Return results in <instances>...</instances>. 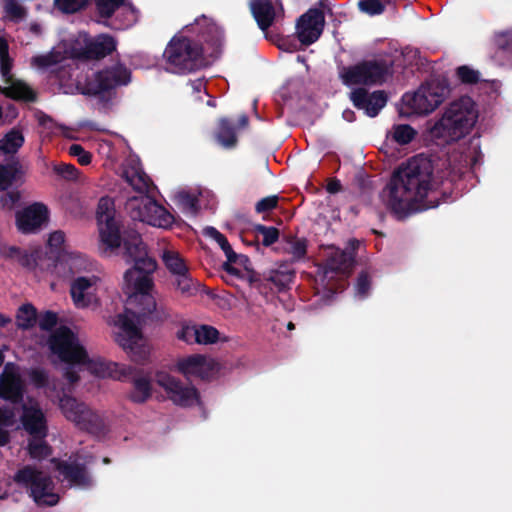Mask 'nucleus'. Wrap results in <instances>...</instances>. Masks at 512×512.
<instances>
[{
	"mask_svg": "<svg viewBox=\"0 0 512 512\" xmlns=\"http://www.w3.org/2000/svg\"><path fill=\"white\" fill-rule=\"evenodd\" d=\"M13 481L30 490V496L38 506H54L59 502V495L53 492L54 483L50 476L36 467L26 465L14 474Z\"/></svg>",
	"mask_w": 512,
	"mask_h": 512,
	"instance_id": "obj_8",
	"label": "nucleus"
},
{
	"mask_svg": "<svg viewBox=\"0 0 512 512\" xmlns=\"http://www.w3.org/2000/svg\"><path fill=\"white\" fill-rule=\"evenodd\" d=\"M186 333L194 335V342L198 344H213L219 338V331L210 325L196 326V329H189Z\"/></svg>",
	"mask_w": 512,
	"mask_h": 512,
	"instance_id": "obj_37",
	"label": "nucleus"
},
{
	"mask_svg": "<svg viewBox=\"0 0 512 512\" xmlns=\"http://www.w3.org/2000/svg\"><path fill=\"white\" fill-rule=\"evenodd\" d=\"M16 323L19 329L29 330L37 323V310L30 304L26 303L19 307L16 314Z\"/></svg>",
	"mask_w": 512,
	"mask_h": 512,
	"instance_id": "obj_34",
	"label": "nucleus"
},
{
	"mask_svg": "<svg viewBox=\"0 0 512 512\" xmlns=\"http://www.w3.org/2000/svg\"><path fill=\"white\" fill-rule=\"evenodd\" d=\"M123 176L133 189L140 193L147 192L152 184L149 177L140 170H125Z\"/></svg>",
	"mask_w": 512,
	"mask_h": 512,
	"instance_id": "obj_39",
	"label": "nucleus"
},
{
	"mask_svg": "<svg viewBox=\"0 0 512 512\" xmlns=\"http://www.w3.org/2000/svg\"><path fill=\"white\" fill-rule=\"evenodd\" d=\"M27 449L30 457L37 460L45 459L52 454L51 446L44 439L32 438Z\"/></svg>",
	"mask_w": 512,
	"mask_h": 512,
	"instance_id": "obj_43",
	"label": "nucleus"
},
{
	"mask_svg": "<svg viewBox=\"0 0 512 512\" xmlns=\"http://www.w3.org/2000/svg\"><path fill=\"white\" fill-rule=\"evenodd\" d=\"M125 0H94L97 15L103 23L112 18L113 14L124 5Z\"/></svg>",
	"mask_w": 512,
	"mask_h": 512,
	"instance_id": "obj_40",
	"label": "nucleus"
},
{
	"mask_svg": "<svg viewBox=\"0 0 512 512\" xmlns=\"http://www.w3.org/2000/svg\"><path fill=\"white\" fill-rule=\"evenodd\" d=\"M5 11L9 19L13 22H20L27 15L26 9L15 0H8L6 2Z\"/></svg>",
	"mask_w": 512,
	"mask_h": 512,
	"instance_id": "obj_47",
	"label": "nucleus"
},
{
	"mask_svg": "<svg viewBox=\"0 0 512 512\" xmlns=\"http://www.w3.org/2000/svg\"><path fill=\"white\" fill-rule=\"evenodd\" d=\"M48 208L43 203H33L16 214V224L22 233H31L48 220Z\"/></svg>",
	"mask_w": 512,
	"mask_h": 512,
	"instance_id": "obj_21",
	"label": "nucleus"
},
{
	"mask_svg": "<svg viewBox=\"0 0 512 512\" xmlns=\"http://www.w3.org/2000/svg\"><path fill=\"white\" fill-rule=\"evenodd\" d=\"M178 200L184 210L194 215L198 213L199 201L195 195L189 192H180L178 195Z\"/></svg>",
	"mask_w": 512,
	"mask_h": 512,
	"instance_id": "obj_50",
	"label": "nucleus"
},
{
	"mask_svg": "<svg viewBox=\"0 0 512 512\" xmlns=\"http://www.w3.org/2000/svg\"><path fill=\"white\" fill-rule=\"evenodd\" d=\"M249 8L262 31H267L273 25L276 11L271 0H251Z\"/></svg>",
	"mask_w": 512,
	"mask_h": 512,
	"instance_id": "obj_25",
	"label": "nucleus"
},
{
	"mask_svg": "<svg viewBox=\"0 0 512 512\" xmlns=\"http://www.w3.org/2000/svg\"><path fill=\"white\" fill-rule=\"evenodd\" d=\"M265 273L277 292L286 290L294 278V272L288 270H270Z\"/></svg>",
	"mask_w": 512,
	"mask_h": 512,
	"instance_id": "obj_41",
	"label": "nucleus"
},
{
	"mask_svg": "<svg viewBox=\"0 0 512 512\" xmlns=\"http://www.w3.org/2000/svg\"><path fill=\"white\" fill-rule=\"evenodd\" d=\"M24 144L23 134L16 129L9 131L2 139H0V151L4 154H14Z\"/></svg>",
	"mask_w": 512,
	"mask_h": 512,
	"instance_id": "obj_36",
	"label": "nucleus"
},
{
	"mask_svg": "<svg viewBox=\"0 0 512 512\" xmlns=\"http://www.w3.org/2000/svg\"><path fill=\"white\" fill-rule=\"evenodd\" d=\"M432 174L430 161L417 156L393 172L381 197L398 220L419 210L438 207L437 192L431 190Z\"/></svg>",
	"mask_w": 512,
	"mask_h": 512,
	"instance_id": "obj_1",
	"label": "nucleus"
},
{
	"mask_svg": "<svg viewBox=\"0 0 512 512\" xmlns=\"http://www.w3.org/2000/svg\"><path fill=\"white\" fill-rule=\"evenodd\" d=\"M29 377L31 382L37 387V388H45L48 386L49 383V377L48 373L41 368H34L30 371Z\"/></svg>",
	"mask_w": 512,
	"mask_h": 512,
	"instance_id": "obj_54",
	"label": "nucleus"
},
{
	"mask_svg": "<svg viewBox=\"0 0 512 512\" xmlns=\"http://www.w3.org/2000/svg\"><path fill=\"white\" fill-rule=\"evenodd\" d=\"M444 89L439 87H422L414 94H405L403 101L418 114H428L434 111L444 101Z\"/></svg>",
	"mask_w": 512,
	"mask_h": 512,
	"instance_id": "obj_16",
	"label": "nucleus"
},
{
	"mask_svg": "<svg viewBox=\"0 0 512 512\" xmlns=\"http://www.w3.org/2000/svg\"><path fill=\"white\" fill-rule=\"evenodd\" d=\"M88 0H54L55 7L64 14H74L84 9Z\"/></svg>",
	"mask_w": 512,
	"mask_h": 512,
	"instance_id": "obj_45",
	"label": "nucleus"
},
{
	"mask_svg": "<svg viewBox=\"0 0 512 512\" xmlns=\"http://www.w3.org/2000/svg\"><path fill=\"white\" fill-rule=\"evenodd\" d=\"M352 258L344 251H336L326 262V268L336 273H345L351 268Z\"/></svg>",
	"mask_w": 512,
	"mask_h": 512,
	"instance_id": "obj_35",
	"label": "nucleus"
},
{
	"mask_svg": "<svg viewBox=\"0 0 512 512\" xmlns=\"http://www.w3.org/2000/svg\"><path fill=\"white\" fill-rule=\"evenodd\" d=\"M199 27L198 40L183 35H175L168 42L163 58L174 73H187L200 69L205 64L203 43L214 48L221 45L222 33L218 26L205 16L195 20Z\"/></svg>",
	"mask_w": 512,
	"mask_h": 512,
	"instance_id": "obj_3",
	"label": "nucleus"
},
{
	"mask_svg": "<svg viewBox=\"0 0 512 512\" xmlns=\"http://www.w3.org/2000/svg\"><path fill=\"white\" fill-rule=\"evenodd\" d=\"M0 93L17 101L35 102L37 100L36 92L21 81L13 82L6 87H0Z\"/></svg>",
	"mask_w": 512,
	"mask_h": 512,
	"instance_id": "obj_28",
	"label": "nucleus"
},
{
	"mask_svg": "<svg viewBox=\"0 0 512 512\" xmlns=\"http://www.w3.org/2000/svg\"><path fill=\"white\" fill-rule=\"evenodd\" d=\"M356 292L359 296L365 297L367 296L370 287H371V279L366 271H361L357 277L356 281Z\"/></svg>",
	"mask_w": 512,
	"mask_h": 512,
	"instance_id": "obj_55",
	"label": "nucleus"
},
{
	"mask_svg": "<svg viewBox=\"0 0 512 512\" xmlns=\"http://www.w3.org/2000/svg\"><path fill=\"white\" fill-rule=\"evenodd\" d=\"M14 422V412L10 409L0 408V425L12 426Z\"/></svg>",
	"mask_w": 512,
	"mask_h": 512,
	"instance_id": "obj_63",
	"label": "nucleus"
},
{
	"mask_svg": "<svg viewBox=\"0 0 512 512\" xmlns=\"http://www.w3.org/2000/svg\"><path fill=\"white\" fill-rule=\"evenodd\" d=\"M325 15L321 9L310 8L302 14L296 23V34L301 44L309 46L315 43L323 33Z\"/></svg>",
	"mask_w": 512,
	"mask_h": 512,
	"instance_id": "obj_15",
	"label": "nucleus"
},
{
	"mask_svg": "<svg viewBox=\"0 0 512 512\" xmlns=\"http://www.w3.org/2000/svg\"><path fill=\"white\" fill-rule=\"evenodd\" d=\"M246 279L250 287L256 289L264 297H268L275 291L272 283L268 281L266 273L260 274L254 270H247Z\"/></svg>",
	"mask_w": 512,
	"mask_h": 512,
	"instance_id": "obj_33",
	"label": "nucleus"
},
{
	"mask_svg": "<svg viewBox=\"0 0 512 512\" xmlns=\"http://www.w3.org/2000/svg\"><path fill=\"white\" fill-rule=\"evenodd\" d=\"M86 403L77 400L75 397L63 394L59 397V409L64 417L72 423L76 420L80 410L84 409Z\"/></svg>",
	"mask_w": 512,
	"mask_h": 512,
	"instance_id": "obj_31",
	"label": "nucleus"
},
{
	"mask_svg": "<svg viewBox=\"0 0 512 512\" xmlns=\"http://www.w3.org/2000/svg\"><path fill=\"white\" fill-rule=\"evenodd\" d=\"M206 233L219 244L227 258V261L222 264V269L230 275H238L239 270L235 268L232 263H236L238 258L242 257V255H238L234 252L226 236L220 233L216 228L207 227ZM243 258L245 261H248L246 256H243Z\"/></svg>",
	"mask_w": 512,
	"mask_h": 512,
	"instance_id": "obj_26",
	"label": "nucleus"
},
{
	"mask_svg": "<svg viewBox=\"0 0 512 512\" xmlns=\"http://www.w3.org/2000/svg\"><path fill=\"white\" fill-rule=\"evenodd\" d=\"M456 73L464 84H476L479 81V72L466 65L458 67Z\"/></svg>",
	"mask_w": 512,
	"mask_h": 512,
	"instance_id": "obj_51",
	"label": "nucleus"
},
{
	"mask_svg": "<svg viewBox=\"0 0 512 512\" xmlns=\"http://www.w3.org/2000/svg\"><path fill=\"white\" fill-rule=\"evenodd\" d=\"M18 260L19 264L29 270H34L37 266V258L33 253H27L19 248V252L14 257Z\"/></svg>",
	"mask_w": 512,
	"mask_h": 512,
	"instance_id": "obj_57",
	"label": "nucleus"
},
{
	"mask_svg": "<svg viewBox=\"0 0 512 512\" xmlns=\"http://www.w3.org/2000/svg\"><path fill=\"white\" fill-rule=\"evenodd\" d=\"M162 261L166 269L174 276L188 272V267L181 255L173 250H165L162 255Z\"/></svg>",
	"mask_w": 512,
	"mask_h": 512,
	"instance_id": "obj_32",
	"label": "nucleus"
},
{
	"mask_svg": "<svg viewBox=\"0 0 512 512\" xmlns=\"http://www.w3.org/2000/svg\"><path fill=\"white\" fill-rule=\"evenodd\" d=\"M117 42L114 37L108 34H99L84 41L79 49V58L85 60H100L111 55L116 50Z\"/></svg>",
	"mask_w": 512,
	"mask_h": 512,
	"instance_id": "obj_19",
	"label": "nucleus"
},
{
	"mask_svg": "<svg viewBox=\"0 0 512 512\" xmlns=\"http://www.w3.org/2000/svg\"><path fill=\"white\" fill-rule=\"evenodd\" d=\"M51 352L67 364H84L88 354L78 342L76 334L67 326H61L49 338Z\"/></svg>",
	"mask_w": 512,
	"mask_h": 512,
	"instance_id": "obj_10",
	"label": "nucleus"
},
{
	"mask_svg": "<svg viewBox=\"0 0 512 512\" xmlns=\"http://www.w3.org/2000/svg\"><path fill=\"white\" fill-rule=\"evenodd\" d=\"M444 89L439 87H422L414 94H405L403 101L418 114H428L434 111L444 101Z\"/></svg>",
	"mask_w": 512,
	"mask_h": 512,
	"instance_id": "obj_17",
	"label": "nucleus"
},
{
	"mask_svg": "<svg viewBox=\"0 0 512 512\" xmlns=\"http://www.w3.org/2000/svg\"><path fill=\"white\" fill-rule=\"evenodd\" d=\"M114 201L108 197H101L98 201L96 218L99 227V236L102 244V252H114L123 245V256H127L126 242L132 233L141 237L135 229L121 230L119 222L114 217Z\"/></svg>",
	"mask_w": 512,
	"mask_h": 512,
	"instance_id": "obj_6",
	"label": "nucleus"
},
{
	"mask_svg": "<svg viewBox=\"0 0 512 512\" xmlns=\"http://www.w3.org/2000/svg\"><path fill=\"white\" fill-rule=\"evenodd\" d=\"M391 138L399 145L409 144L417 135V131L409 124H395L390 132Z\"/></svg>",
	"mask_w": 512,
	"mask_h": 512,
	"instance_id": "obj_42",
	"label": "nucleus"
},
{
	"mask_svg": "<svg viewBox=\"0 0 512 512\" xmlns=\"http://www.w3.org/2000/svg\"><path fill=\"white\" fill-rule=\"evenodd\" d=\"M97 276L91 277H77L75 278L70 287L71 298L77 308H86L91 303V295L89 290L96 285L98 281Z\"/></svg>",
	"mask_w": 512,
	"mask_h": 512,
	"instance_id": "obj_24",
	"label": "nucleus"
},
{
	"mask_svg": "<svg viewBox=\"0 0 512 512\" xmlns=\"http://www.w3.org/2000/svg\"><path fill=\"white\" fill-rule=\"evenodd\" d=\"M24 166L19 160H12L7 164L0 163V192L7 191L14 183H23Z\"/></svg>",
	"mask_w": 512,
	"mask_h": 512,
	"instance_id": "obj_27",
	"label": "nucleus"
},
{
	"mask_svg": "<svg viewBox=\"0 0 512 512\" xmlns=\"http://www.w3.org/2000/svg\"><path fill=\"white\" fill-rule=\"evenodd\" d=\"M20 421L24 430L35 439H45L48 435L47 419L42 409L35 405H23Z\"/></svg>",
	"mask_w": 512,
	"mask_h": 512,
	"instance_id": "obj_20",
	"label": "nucleus"
},
{
	"mask_svg": "<svg viewBox=\"0 0 512 512\" xmlns=\"http://www.w3.org/2000/svg\"><path fill=\"white\" fill-rule=\"evenodd\" d=\"M392 64L385 60H364L355 65L343 66L339 71L342 83L352 85H377L386 81Z\"/></svg>",
	"mask_w": 512,
	"mask_h": 512,
	"instance_id": "obj_9",
	"label": "nucleus"
},
{
	"mask_svg": "<svg viewBox=\"0 0 512 512\" xmlns=\"http://www.w3.org/2000/svg\"><path fill=\"white\" fill-rule=\"evenodd\" d=\"M254 231L263 236L262 244L269 247L279 239V230L273 226H265L263 224H256Z\"/></svg>",
	"mask_w": 512,
	"mask_h": 512,
	"instance_id": "obj_46",
	"label": "nucleus"
},
{
	"mask_svg": "<svg viewBox=\"0 0 512 512\" xmlns=\"http://www.w3.org/2000/svg\"><path fill=\"white\" fill-rule=\"evenodd\" d=\"M495 44L498 49L512 53V30L498 33L495 36Z\"/></svg>",
	"mask_w": 512,
	"mask_h": 512,
	"instance_id": "obj_56",
	"label": "nucleus"
},
{
	"mask_svg": "<svg viewBox=\"0 0 512 512\" xmlns=\"http://www.w3.org/2000/svg\"><path fill=\"white\" fill-rule=\"evenodd\" d=\"M53 172L57 176L65 179L67 181L77 180L78 174H79L78 169L73 164H67V163L55 164L53 166Z\"/></svg>",
	"mask_w": 512,
	"mask_h": 512,
	"instance_id": "obj_48",
	"label": "nucleus"
},
{
	"mask_svg": "<svg viewBox=\"0 0 512 512\" xmlns=\"http://www.w3.org/2000/svg\"><path fill=\"white\" fill-rule=\"evenodd\" d=\"M78 412L79 415L73 422L78 429L95 436H101L106 433L105 421L97 411L85 404L84 409Z\"/></svg>",
	"mask_w": 512,
	"mask_h": 512,
	"instance_id": "obj_23",
	"label": "nucleus"
},
{
	"mask_svg": "<svg viewBox=\"0 0 512 512\" xmlns=\"http://www.w3.org/2000/svg\"><path fill=\"white\" fill-rule=\"evenodd\" d=\"M358 7L361 12L370 16L380 15L385 11V5L380 0H360Z\"/></svg>",
	"mask_w": 512,
	"mask_h": 512,
	"instance_id": "obj_49",
	"label": "nucleus"
},
{
	"mask_svg": "<svg viewBox=\"0 0 512 512\" xmlns=\"http://www.w3.org/2000/svg\"><path fill=\"white\" fill-rule=\"evenodd\" d=\"M129 313L118 314L115 325L120 331L115 335V341L125 351L131 353L136 361H143L147 357L146 348L141 344L143 335L141 329L135 323L136 318Z\"/></svg>",
	"mask_w": 512,
	"mask_h": 512,
	"instance_id": "obj_11",
	"label": "nucleus"
},
{
	"mask_svg": "<svg viewBox=\"0 0 512 512\" xmlns=\"http://www.w3.org/2000/svg\"><path fill=\"white\" fill-rule=\"evenodd\" d=\"M71 156L77 157L78 163L80 165H88L92 161V155L90 152L85 151V149L80 144H72L68 150Z\"/></svg>",
	"mask_w": 512,
	"mask_h": 512,
	"instance_id": "obj_52",
	"label": "nucleus"
},
{
	"mask_svg": "<svg viewBox=\"0 0 512 512\" xmlns=\"http://www.w3.org/2000/svg\"><path fill=\"white\" fill-rule=\"evenodd\" d=\"M174 285L176 289L185 297L196 295L200 286L199 283L192 278L189 271L176 276Z\"/></svg>",
	"mask_w": 512,
	"mask_h": 512,
	"instance_id": "obj_38",
	"label": "nucleus"
},
{
	"mask_svg": "<svg viewBox=\"0 0 512 512\" xmlns=\"http://www.w3.org/2000/svg\"><path fill=\"white\" fill-rule=\"evenodd\" d=\"M215 138L224 148H233L237 144V135L233 123L227 118L218 121Z\"/></svg>",
	"mask_w": 512,
	"mask_h": 512,
	"instance_id": "obj_30",
	"label": "nucleus"
},
{
	"mask_svg": "<svg viewBox=\"0 0 512 512\" xmlns=\"http://www.w3.org/2000/svg\"><path fill=\"white\" fill-rule=\"evenodd\" d=\"M473 100L466 96L450 103L441 117L427 124L428 137L438 146H446L464 138L477 121Z\"/></svg>",
	"mask_w": 512,
	"mask_h": 512,
	"instance_id": "obj_4",
	"label": "nucleus"
},
{
	"mask_svg": "<svg viewBox=\"0 0 512 512\" xmlns=\"http://www.w3.org/2000/svg\"><path fill=\"white\" fill-rule=\"evenodd\" d=\"M96 373L102 377L109 375L120 381H128L132 384V390L128 394V398L137 404L145 403L152 396V384L148 375L136 368L118 364L115 362H100Z\"/></svg>",
	"mask_w": 512,
	"mask_h": 512,
	"instance_id": "obj_7",
	"label": "nucleus"
},
{
	"mask_svg": "<svg viewBox=\"0 0 512 512\" xmlns=\"http://www.w3.org/2000/svg\"><path fill=\"white\" fill-rule=\"evenodd\" d=\"M19 252V248L16 246L7 247L5 245L0 244V256L4 258L14 259L16 253Z\"/></svg>",
	"mask_w": 512,
	"mask_h": 512,
	"instance_id": "obj_64",
	"label": "nucleus"
},
{
	"mask_svg": "<svg viewBox=\"0 0 512 512\" xmlns=\"http://www.w3.org/2000/svg\"><path fill=\"white\" fill-rule=\"evenodd\" d=\"M155 380L173 404L183 408L200 404V394L194 386L185 385L180 379L165 371L157 372Z\"/></svg>",
	"mask_w": 512,
	"mask_h": 512,
	"instance_id": "obj_12",
	"label": "nucleus"
},
{
	"mask_svg": "<svg viewBox=\"0 0 512 512\" xmlns=\"http://www.w3.org/2000/svg\"><path fill=\"white\" fill-rule=\"evenodd\" d=\"M12 59L9 56V44L0 37V71L2 76L9 81L11 79Z\"/></svg>",
	"mask_w": 512,
	"mask_h": 512,
	"instance_id": "obj_44",
	"label": "nucleus"
},
{
	"mask_svg": "<svg viewBox=\"0 0 512 512\" xmlns=\"http://www.w3.org/2000/svg\"><path fill=\"white\" fill-rule=\"evenodd\" d=\"M127 263L133 266L124 273L126 293L128 294L126 312L130 313L138 324L146 320L163 322L169 318L164 309H157L155 298L150 293L154 287L152 274L157 269L156 260L148 255L147 247L137 234L132 233L126 242Z\"/></svg>",
	"mask_w": 512,
	"mask_h": 512,
	"instance_id": "obj_2",
	"label": "nucleus"
},
{
	"mask_svg": "<svg viewBox=\"0 0 512 512\" xmlns=\"http://www.w3.org/2000/svg\"><path fill=\"white\" fill-rule=\"evenodd\" d=\"M130 205L135 210L133 217L151 226L169 228L174 222L173 215L151 197L145 196L140 200L135 199L130 202Z\"/></svg>",
	"mask_w": 512,
	"mask_h": 512,
	"instance_id": "obj_13",
	"label": "nucleus"
},
{
	"mask_svg": "<svg viewBox=\"0 0 512 512\" xmlns=\"http://www.w3.org/2000/svg\"><path fill=\"white\" fill-rule=\"evenodd\" d=\"M279 197L277 195H271L262 198L255 205L257 213H265L272 211L278 206Z\"/></svg>",
	"mask_w": 512,
	"mask_h": 512,
	"instance_id": "obj_53",
	"label": "nucleus"
},
{
	"mask_svg": "<svg viewBox=\"0 0 512 512\" xmlns=\"http://www.w3.org/2000/svg\"><path fill=\"white\" fill-rule=\"evenodd\" d=\"M58 63V58L53 53L37 55L32 58V64L39 68H48Z\"/></svg>",
	"mask_w": 512,
	"mask_h": 512,
	"instance_id": "obj_59",
	"label": "nucleus"
},
{
	"mask_svg": "<svg viewBox=\"0 0 512 512\" xmlns=\"http://www.w3.org/2000/svg\"><path fill=\"white\" fill-rule=\"evenodd\" d=\"M58 321L57 314L52 311H46L39 319V327L43 331L52 330Z\"/></svg>",
	"mask_w": 512,
	"mask_h": 512,
	"instance_id": "obj_60",
	"label": "nucleus"
},
{
	"mask_svg": "<svg viewBox=\"0 0 512 512\" xmlns=\"http://www.w3.org/2000/svg\"><path fill=\"white\" fill-rule=\"evenodd\" d=\"M21 199L18 190L7 191L0 197V206L2 208L12 209Z\"/></svg>",
	"mask_w": 512,
	"mask_h": 512,
	"instance_id": "obj_58",
	"label": "nucleus"
},
{
	"mask_svg": "<svg viewBox=\"0 0 512 512\" xmlns=\"http://www.w3.org/2000/svg\"><path fill=\"white\" fill-rule=\"evenodd\" d=\"M132 79L131 70L117 62L87 76L81 87L85 96L96 97L99 104L109 107L117 95V88L127 86Z\"/></svg>",
	"mask_w": 512,
	"mask_h": 512,
	"instance_id": "obj_5",
	"label": "nucleus"
},
{
	"mask_svg": "<svg viewBox=\"0 0 512 512\" xmlns=\"http://www.w3.org/2000/svg\"><path fill=\"white\" fill-rule=\"evenodd\" d=\"M65 242V234L63 231H54L50 234L48 245L52 248L60 249Z\"/></svg>",
	"mask_w": 512,
	"mask_h": 512,
	"instance_id": "obj_62",
	"label": "nucleus"
},
{
	"mask_svg": "<svg viewBox=\"0 0 512 512\" xmlns=\"http://www.w3.org/2000/svg\"><path fill=\"white\" fill-rule=\"evenodd\" d=\"M177 370L188 379L195 377L207 380L212 375L213 362L207 361L203 355L194 354L178 360Z\"/></svg>",
	"mask_w": 512,
	"mask_h": 512,
	"instance_id": "obj_22",
	"label": "nucleus"
},
{
	"mask_svg": "<svg viewBox=\"0 0 512 512\" xmlns=\"http://www.w3.org/2000/svg\"><path fill=\"white\" fill-rule=\"evenodd\" d=\"M350 100L357 109L364 110L367 116L373 118L386 106L388 96L383 90L369 93L367 89L359 87L350 93Z\"/></svg>",
	"mask_w": 512,
	"mask_h": 512,
	"instance_id": "obj_18",
	"label": "nucleus"
},
{
	"mask_svg": "<svg viewBox=\"0 0 512 512\" xmlns=\"http://www.w3.org/2000/svg\"><path fill=\"white\" fill-rule=\"evenodd\" d=\"M0 397L14 404L23 401V387L16 376H11L0 383Z\"/></svg>",
	"mask_w": 512,
	"mask_h": 512,
	"instance_id": "obj_29",
	"label": "nucleus"
},
{
	"mask_svg": "<svg viewBox=\"0 0 512 512\" xmlns=\"http://www.w3.org/2000/svg\"><path fill=\"white\" fill-rule=\"evenodd\" d=\"M289 253L296 259L303 258L307 253V241L306 239H295L292 241Z\"/></svg>",
	"mask_w": 512,
	"mask_h": 512,
	"instance_id": "obj_61",
	"label": "nucleus"
},
{
	"mask_svg": "<svg viewBox=\"0 0 512 512\" xmlns=\"http://www.w3.org/2000/svg\"><path fill=\"white\" fill-rule=\"evenodd\" d=\"M54 469L71 485L89 487L92 478L87 468V462L81 461V456L71 455L67 460L52 458Z\"/></svg>",
	"mask_w": 512,
	"mask_h": 512,
	"instance_id": "obj_14",
	"label": "nucleus"
}]
</instances>
